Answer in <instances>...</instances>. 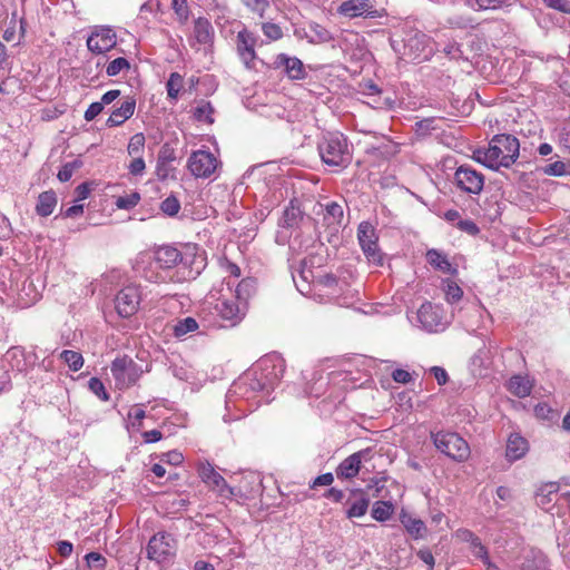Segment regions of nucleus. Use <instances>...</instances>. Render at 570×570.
<instances>
[{
	"instance_id": "19",
	"label": "nucleus",
	"mask_w": 570,
	"mask_h": 570,
	"mask_svg": "<svg viewBox=\"0 0 570 570\" xmlns=\"http://www.w3.org/2000/svg\"><path fill=\"white\" fill-rule=\"evenodd\" d=\"M256 38L247 29H243L237 33L236 48L237 53L246 68H254L256 59L255 51Z\"/></svg>"
},
{
	"instance_id": "61",
	"label": "nucleus",
	"mask_w": 570,
	"mask_h": 570,
	"mask_svg": "<svg viewBox=\"0 0 570 570\" xmlns=\"http://www.w3.org/2000/svg\"><path fill=\"white\" fill-rule=\"evenodd\" d=\"M443 51L445 52L446 56H449L452 59H461V58L466 59L463 56V51L461 49V46L459 43H456V42L446 45L443 48Z\"/></svg>"
},
{
	"instance_id": "35",
	"label": "nucleus",
	"mask_w": 570,
	"mask_h": 570,
	"mask_svg": "<svg viewBox=\"0 0 570 570\" xmlns=\"http://www.w3.org/2000/svg\"><path fill=\"white\" fill-rule=\"evenodd\" d=\"M394 512V507L389 501H376L372 508V518L379 522L389 520Z\"/></svg>"
},
{
	"instance_id": "34",
	"label": "nucleus",
	"mask_w": 570,
	"mask_h": 570,
	"mask_svg": "<svg viewBox=\"0 0 570 570\" xmlns=\"http://www.w3.org/2000/svg\"><path fill=\"white\" fill-rule=\"evenodd\" d=\"M302 219V210L298 206L291 202L289 205L284 209L281 219L282 227H294L297 226Z\"/></svg>"
},
{
	"instance_id": "5",
	"label": "nucleus",
	"mask_w": 570,
	"mask_h": 570,
	"mask_svg": "<svg viewBox=\"0 0 570 570\" xmlns=\"http://www.w3.org/2000/svg\"><path fill=\"white\" fill-rule=\"evenodd\" d=\"M435 448L454 461L463 462L470 456V448L466 441L455 432L439 431L431 433Z\"/></svg>"
},
{
	"instance_id": "58",
	"label": "nucleus",
	"mask_w": 570,
	"mask_h": 570,
	"mask_svg": "<svg viewBox=\"0 0 570 570\" xmlns=\"http://www.w3.org/2000/svg\"><path fill=\"white\" fill-rule=\"evenodd\" d=\"M213 489L217 490L219 497L224 499H232L236 495V489L229 487L225 479H223V483L216 484Z\"/></svg>"
},
{
	"instance_id": "41",
	"label": "nucleus",
	"mask_w": 570,
	"mask_h": 570,
	"mask_svg": "<svg viewBox=\"0 0 570 570\" xmlns=\"http://www.w3.org/2000/svg\"><path fill=\"white\" fill-rule=\"evenodd\" d=\"M214 112V108L208 101H202L194 110V117L198 121H205L207 124H213L214 119L212 118V114Z\"/></svg>"
},
{
	"instance_id": "24",
	"label": "nucleus",
	"mask_w": 570,
	"mask_h": 570,
	"mask_svg": "<svg viewBox=\"0 0 570 570\" xmlns=\"http://www.w3.org/2000/svg\"><path fill=\"white\" fill-rule=\"evenodd\" d=\"M547 564V557L541 550L530 548L523 551L520 564L522 570H544Z\"/></svg>"
},
{
	"instance_id": "51",
	"label": "nucleus",
	"mask_w": 570,
	"mask_h": 570,
	"mask_svg": "<svg viewBox=\"0 0 570 570\" xmlns=\"http://www.w3.org/2000/svg\"><path fill=\"white\" fill-rule=\"evenodd\" d=\"M88 567L95 570H105L107 559L99 552H89L86 556Z\"/></svg>"
},
{
	"instance_id": "38",
	"label": "nucleus",
	"mask_w": 570,
	"mask_h": 570,
	"mask_svg": "<svg viewBox=\"0 0 570 570\" xmlns=\"http://www.w3.org/2000/svg\"><path fill=\"white\" fill-rule=\"evenodd\" d=\"M255 291V283L252 278L242 279L235 291V298L237 301H244L246 307L248 306V298Z\"/></svg>"
},
{
	"instance_id": "21",
	"label": "nucleus",
	"mask_w": 570,
	"mask_h": 570,
	"mask_svg": "<svg viewBox=\"0 0 570 570\" xmlns=\"http://www.w3.org/2000/svg\"><path fill=\"white\" fill-rule=\"evenodd\" d=\"M340 12L350 17L355 18L364 16L368 18L381 17L380 12L373 8L370 0H347L340 6Z\"/></svg>"
},
{
	"instance_id": "10",
	"label": "nucleus",
	"mask_w": 570,
	"mask_h": 570,
	"mask_svg": "<svg viewBox=\"0 0 570 570\" xmlns=\"http://www.w3.org/2000/svg\"><path fill=\"white\" fill-rule=\"evenodd\" d=\"M147 558L163 562L176 552V540L168 532H158L153 535L146 548Z\"/></svg>"
},
{
	"instance_id": "44",
	"label": "nucleus",
	"mask_w": 570,
	"mask_h": 570,
	"mask_svg": "<svg viewBox=\"0 0 570 570\" xmlns=\"http://www.w3.org/2000/svg\"><path fill=\"white\" fill-rule=\"evenodd\" d=\"M145 147L144 134H135L127 146V151L130 156H140Z\"/></svg>"
},
{
	"instance_id": "53",
	"label": "nucleus",
	"mask_w": 570,
	"mask_h": 570,
	"mask_svg": "<svg viewBox=\"0 0 570 570\" xmlns=\"http://www.w3.org/2000/svg\"><path fill=\"white\" fill-rule=\"evenodd\" d=\"M134 159L128 165V170L132 176H141L145 171L146 164L141 156H132Z\"/></svg>"
},
{
	"instance_id": "30",
	"label": "nucleus",
	"mask_w": 570,
	"mask_h": 570,
	"mask_svg": "<svg viewBox=\"0 0 570 570\" xmlns=\"http://www.w3.org/2000/svg\"><path fill=\"white\" fill-rule=\"evenodd\" d=\"M508 390L517 397L522 399L530 395L532 384L525 376L514 375L508 382Z\"/></svg>"
},
{
	"instance_id": "48",
	"label": "nucleus",
	"mask_w": 570,
	"mask_h": 570,
	"mask_svg": "<svg viewBox=\"0 0 570 570\" xmlns=\"http://www.w3.org/2000/svg\"><path fill=\"white\" fill-rule=\"evenodd\" d=\"M80 166H81V161H79V160H73V161L65 164L61 167V169L58 171V175H57L58 179L62 183L68 181L72 177L73 171L76 169H78Z\"/></svg>"
},
{
	"instance_id": "31",
	"label": "nucleus",
	"mask_w": 570,
	"mask_h": 570,
	"mask_svg": "<svg viewBox=\"0 0 570 570\" xmlns=\"http://www.w3.org/2000/svg\"><path fill=\"white\" fill-rule=\"evenodd\" d=\"M198 474L199 478L212 488H214L218 483H223L224 478L208 462L199 464Z\"/></svg>"
},
{
	"instance_id": "8",
	"label": "nucleus",
	"mask_w": 570,
	"mask_h": 570,
	"mask_svg": "<svg viewBox=\"0 0 570 570\" xmlns=\"http://www.w3.org/2000/svg\"><path fill=\"white\" fill-rule=\"evenodd\" d=\"M357 239L360 246L368 261L375 266H382L384 263V254L381 252L377 244V236L375 228L368 222H362L357 228Z\"/></svg>"
},
{
	"instance_id": "12",
	"label": "nucleus",
	"mask_w": 570,
	"mask_h": 570,
	"mask_svg": "<svg viewBox=\"0 0 570 570\" xmlns=\"http://www.w3.org/2000/svg\"><path fill=\"white\" fill-rule=\"evenodd\" d=\"M218 166L217 158L207 150L194 151L188 159V169L195 177L208 178Z\"/></svg>"
},
{
	"instance_id": "17",
	"label": "nucleus",
	"mask_w": 570,
	"mask_h": 570,
	"mask_svg": "<svg viewBox=\"0 0 570 570\" xmlns=\"http://www.w3.org/2000/svg\"><path fill=\"white\" fill-rule=\"evenodd\" d=\"M264 392L255 373L250 370L245 372L237 381H235L229 391V395H237L244 399L255 397L257 393Z\"/></svg>"
},
{
	"instance_id": "62",
	"label": "nucleus",
	"mask_w": 570,
	"mask_h": 570,
	"mask_svg": "<svg viewBox=\"0 0 570 570\" xmlns=\"http://www.w3.org/2000/svg\"><path fill=\"white\" fill-rule=\"evenodd\" d=\"M534 414L537 417L542 420H550L553 411L547 403H539L534 407Z\"/></svg>"
},
{
	"instance_id": "15",
	"label": "nucleus",
	"mask_w": 570,
	"mask_h": 570,
	"mask_svg": "<svg viewBox=\"0 0 570 570\" xmlns=\"http://www.w3.org/2000/svg\"><path fill=\"white\" fill-rule=\"evenodd\" d=\"M218 315L235 326L244 318L247 308L244 301H237L235 297L218 299L215 306Z\"/></svg>"
},
{
	"instance_id": "37",
	"label": "nucleus",
	"mask_w": 570,
	"mask_h": 570,
	"mask_svg": "<svg viewBox=\"0 0 570 570\" xmlns=\"http://www.w3.org/2000/svg\"><path fill=\"white\" fill-rule=\"evenodd\" d=\"M443 292L445 295V299L450 304L458 303L463 297L462 288L451 279H446L443 282Z\"/></svg>"
},
{
	"instance_id": "29",
	"label": "nucleus",
	"mask_w": 570,
	"mask_h": 570,
	"mask_svg": "<svg viewBox=\"0 0 570 570\" xmlns=\"http://www.w3.org/2000/svg\"><path fill=\"white\" fill-rule=\"evenodd\" d=\"M57 205V196L53 190H47L38 196L36 213L39 216L47 217L52 214Z\"/></svg>"
},
{
	"instance_id": "56",
	"label": "nucleus",
	"mask_w": 570,
	"mask_h": 570,
	"mask_svg": "<svg viewBox=\"0 0 570 570\" xmlns=\"http://www.w3.org/2000/svg\"><path fill=\"white\" fill-rule=\"evenodd\" d=\"M175 159L176 155L174 148L170 145L165 144L159 150L158 161L169 165Z\"/></svg>"
},
{
	"instance_id": "14",
	"label": "nucleus",
	"mask_w": 570,
	"mask_h": 570,
	"mask_svg": "<svg viewBox=\"0 0 570 570\" xmlns=\"http://www.w3.org/2000/svg\"><path fill=\"white\" fill-rule=\"evenodd\" d=\"M6 360L12 370L20 373H28L38 361L35 350L27 351L22 346H12L6 353Z\"/></svg>"
},
{
	"instance_id": "20",
	"label": "nucleus",
	"mask_w": 570,
	"mask_h": 570,
	"mask_svg": "<svg viewBox=\"0 0 570 570\" xmlns=\"http://www.w3.org/2000/svg\"><path fill=\"white\" fill-rule=\"evenodd\" d=\"M274 65L275 68L283 69L285 75L292 80H303L307 76L303 61L297 57L279 53L276 56Z\"/></svg>"
},
{
	"instance_id": "27",
	"label": "nucleus",
	"mask_w": 570,
	"mask_h": 570,
	"mask_svg": "<svg viewBox=\"0 0 570 570\" xmlns=\"http://www.w3.org/2000/svg\"><path fill=\"white\" fill-rule=\"evenodd\" d=\"M401 523L407 531V533L415 540L424 538L426 533L425 523L417 518L412 517L409 513H401L400 515Z\"/></svg>"
},
{
	"instance_id": "52",
	"label": "nucleus",
	"mask_w": 570,
	"mask_h": 570,
	"mask_svg": "<svg viewBox=\"0 0 570 570\" xmlns=\"http://www.w3.org/2000/svg\"><path fill=\"white\" fill-rule=\"evenodd\" d=\"M436 118H425L415 124L416 132L419 135H429L432 131L436 130L438 127L435 126Z\"/></svg>"
},
{
	"instance_id": "25",
	"label": "nucleus",
	"mask_w": 570,
	"mask_h": 570,
	"mask_svg": "<svg viewBox=\"0 0 570 570\" xmlns=\"http://www.w3.org/2000/svg\"><path fill=\"white\" fill-rule=\"evenodd\" d=\"M528 450V441L520 434L514 433L508 439L505 456L510 462H513L524 456Z\"/></svg>"
},
{
	"instance_id": "57",
	"label": "nucleus",
	"mask_w": 570,
	"mask_h": 570,
	"mask_svg": "<svg viewBox=\"0 0 570 570\" xmlns=\"http://www.w3.org/2000/svg\"><path fill=\"white\" fill-rule=\"evenodd\" d=\"M316 283H317V285L323 286L324 288L335 289L338 282L334 275L325 274V275L318 276V278L316 279ZM331 293L334 294L335 291H332Z\"/></svg>"
},
{
	"instance_id": "60",
	"label": "nucleus",
	"mask_w": 570,
	"mask_h": 570,
	"mask_svg": "<svg viewBox=\"0 0 570 570\" xmlns=\"http://www.w3.org/2000/svg\"><path fill=\"white\" fill-rule=\"evenodd\" d=\"M543 2L554 10L563 13H570V1L568 0H543Z\"/></svg>"
},
{
	"instance_id": "33",
	"label": "nucleus",
	"mask_w": 570,
	"mask_h": 570,
	"mask_svg": "<svg viewBox=\"0 0 570 570\" xmlns=\"http://www.w3.org/2000/svg\"><path fill=\"white\" fill-rule=\"evenodd\" d=\"M197 330L198 323L190 316L178 320L173 326L174 336L177 338H183L187 334L196 332Z\"/></svg>"
},
{
	"instance_id": "7",
	"label": "nucleus",
	"mask_w": 570,
	"mask_h": 570,
	"mask_svg": "<svg viewBox=\"0 0 570 570\" xmlns=\"http://www.w3.org/2000/svg\"><path fill=\"white\" fill-rule=\"evenodd\" d=\"M181 258L178 261L177 279L190 281L200 275L206 266L204 253H199L196 246H186L180 252Z\"/></svg>"
},
{
	"instance_id": "39",
	"label": "nucleus",
	"mask_w": 570,
	"mask_h": 570,
	"mask_svg": "<svg viewBox=\"0 0 570 570\" xmlns=\"http://www.w3.org/2000/svg\"><path fill=\"white\" fill-rule=\"evenodd\" d=\"M60 357L63 360V362L68 365V367L77 372L79 371L83 365V357L80 353L71 350H63L60 353Z\"/></svg>"
},
{
	"instance_id": "63",
	"label": "nucleus",
	"mask_w": 570,
	"mask_h": 570,
	"mask_svg": "<svg viewBox=\"0 0 570 570\" xmlns=\"http://www.w3.org/2000/svg\"><path fill=\"white\" fill-rule=\"evenodd\" d=\"M104 109V106L100 101L92 102L89 105L87 110L85 111V119L87 121L94 120Z\"/></svg>"
},
{
	"instance_id": "2",
	"label": "nucleus",
	"mask_w": 570,
	"mask_h": 570,
	"mask_svg": "<svg viewBox=\"0 0 570 570\" xmlns=\"http://www.w3.org/2000/svg\"><path fill=\"white\" fill-rule=\"evenodd\" d=\"M180 250L173 246H161L151 255L142 256L144 266L139 268L144 278L153 283H168L174 281L170 274L171 268L178 266Z\"/></svg>"
},
{
	"instance_id": "16",
	"label": "nucleus",
	"mask_w": 570,
	"mask_h": 570,
	"mask_svg": "<svg viewBox=\"0 0 570 570\" xmlns=\"http://www.w3.org/2000/svg\"><path fill=\"white\" fill-rule=\"evenodd\" d=\"M373 458V449L366 448L357 451L346 459H344L336 469L338 479H353L360 472L363 461H368Z\"/></svg>"
},
{
	"instance_id": "23",
	"label": "nucleus",
	"mask_w": 570,
	"mask_h": 570,
	"mask_svg": "<svg viewBox=\"0 0 570 570\" xmlns=\"http://www.w3.org/2000/svg\"><path fill=\"white\" fill-rule=\"evenodd\" d=\"M136 108V100L132 97H127L120 105V107L112 110L111 115L107 119L108 127H117L122 125L127 119H129Z\"/></svg>"
},
{
	"instance_id": "3",
	"label": "nucleus",
	"mask_w": 570,
	"mask_h": 570,
	"mask_svg": "<svg viewBox=\"0 0 570 570\" xmlns=\"http://www.w3.org/2000/svg\"><path fill=\"white\" fill-rule=\"evenodd\" d=\"M317 150L324 164L331 167L346 168L352 163L347 137L341 132H326L317 144Z\"/></svg>"
},
{
	"instance_id": "1",
	"label": "nucleus",
	"mask_w": 570,
	"mask_h": 570,
	"mask_svg": "<svg viewBox=\"0 0 570 570\" xmlns=\"http://www.w3.org/2000/svg\"><path fill=\"white\" fill-rule=\"evenodd\" d=\"M519 140L509 134H499L493 136L487 149H476L473 151V159L497 170L499 167H510L519 157Z\"/></svg>"
},
{
	"instance_id": "36",
	"label": "nucleus",
	"mask_w": 570,
	"mask_h": 570,
	"mask_svg": "<svg viewBox=\"0 0 570 570\" xmlns=\"http://www.w3.org/2000/svg\"><path fill=\"white\" fill-rule=\"evenodd\" d=\"M426 259L430 265H432L436 269H440L444 273L450 272V269H451V264L448 261L446 256L436 249L428 250Z\"/></svg>"
},
{
	"instance_id": "49",
	"label": "nucleus",
	"mask_w": 570,
	"mask_h": 570,
	"mask_svg": "<svg viewBox=\"0 0 570 570\" xmlns=\"http://www.w3.org/2000/svg\"><path fill=\"white\" fill-rule=\"evenodd\" d=\"M130 65L126 58L119 57L112 60L106 69L108 76L114 77L117 76L121 70L129 69Z\"/></svg>"
},
{
	"instance_id": "55",
	"label": "nucleus",
	"mask_w": 570,
	"mask_h": 570,
	"mask_svg": "<svg viewBox=\"0 0 570 570\" xmlns=\"http://www.w3.org/2000/svg\"><path fill=\"white\" fill-rule=\"evenodd\" d=\"M544 174L549 176H562L567 173L566 164L563 161H554L549 164L543 169Z\"/></svg>"
},
{
	"instance_id": "32",
	"label": "nucleus",
	"mask_w": 570,
	"mask_h": 570,
	"mask_svg": "<svg viewBox=\"0 0 570 570\" xmlns=\"http://www.w3.org/2000/svg\"><path fill=\"white\" fill-rule=\"evenodd\" d=\"M344 217L343 206L336 202L325 205L324 220L328 226H340Z\"/></svg>"
},
{
	"instance_id": "11",
	"label": "nucleus",
	"mask_w": 570,
	"mask_h": 570,
	"mask_svg": "<svg viewBox=\"0 0 570 570\" xmlns=\"http://www.w3.org/2000/svg\"><path fill=\"white\" fill-rule=\"evenodd\" d=\"M141 299L140 289L137 285H128L121 288L115 298V307L121 317H130L139 308Z\"/></svg>"
},
{
	"instance_id": "28",
	"label": "nucleus",
	"mask_w": 570,
	"mask_h": 570,
	"mask_svg": "<svg viewBox=\"0 0 570 570\" xmlns=\"http://www.w3.org/2000/svg\"><path fill=\"white\" fill-rule=\"evenodd\" d=\"M214 28L206 18H198L194 22V36L198 43L208 45L214 40Z\"/></svg>"
},
{
	"instance_id": "54",
	"label": "nucleus",
	"mask_w": 570,
	"mask_h": 570,
	"mask_svg": "<svg viewBox=\"0 0 570 570\" xmlns=\"http://www.w3.org/2000/svg\"><path fill=\"white\" fill-rule=\"evenodd\" d=\"M456 227L461 232H464V233H466V234H469L471 236H475L480 232V228L478 227V225L472 219H460L456 223Z\"/></svg>"
},
{
	"instance_id": "40",
	"label": "nucleus",
	"mask_w": 570,
	"mask_h": 570,
	"mask_svg": "<svg viewBox=\"0 0 570 570\" xmlns=\"http://www.w3.org/2000/svg\"><path fill=\"white\" fill-rule=\"evenodd\" d=\"M183 83L184 78L181 75H179L178 72L170 73L166 83L167 95L170 99L176 100L178 98V95L183 88Z\"/></svg>"
},
{
	"instance_id": "18",
	"label": "nucleus",
	"mask_w": 570,
	"mask_h": 570,
	"mask_svg": "<svg viewBox=\"0 0 570 570\" xmlns=\"http://www.w3.org/2000/svg\"><path fill=\"white\" fill-rule=\"evenodd\" d=\"M116 33L108 27H102L92 31L87 39L88 49L97 55L109 51L116 46Z\"/></svg>"
},
{
	"instance_id": "22",
	"label": "nucleus",
	"mask_w": 570,
	"mask_h": 570,
	"mask_svg": "<svg viewBox=\"0 0 570 570\" xmlns=\"http://www.w3.org/2000/svg\"><path fill=\"white\" fill-rule=\"evenodd\" d=\"M295 35L299 38H306L309 43H325L333 39L332 33L317 22H309L306 28L296 30Z\"/></svg>"
},
{
	"instance_id": "47",
	"label": "nucleus",
	"mask_w": 570,
	"mask_h": 570,
	"mask_svg": "<svg viewBox=\"0 0 570 570\" xmlns=\"http://www.w3.org/2000/svg\"><path fill=\"white\" fill-rule=\"evenodd\" d=\"M242 2L246 8L258 14L261 18L264 17L265 11L269 7V0H242Z\"/></svg>"
},
{
	"instance_id": "45",
	"label": "nucleus",
	"mask_w": 570,
	"mask_h": 570,
	"mask_svg": "<svg viewBox=\"0 0 570 570\" xmlns=\"http://www.w3.org/2000/svg\"><path fill=\"white\" fill-rule=\"evenodd\" d=\"M89 390L101 401H109L110 396L105 389L104 383L98 377H91L88 382Z\"/></svg>"
},
{
	"instance_id": "13",
	"label": "nucleus",
	"mask_w": 570,
	"mask_h": 570,
	"mask_svg": "<svg viewBox=\"0 0 570 570\" xmlns=\"http://www.w3.org/2000/svg\"><path fill=\"white\" fill-rule=\"evenodd\" d=\"M417 318L422 326L429 332H439L444 330L446 321L443 308L426 302L417 311Z\"/></svg>"
},
{
	"instance_id": "43",
	"label": "nucleus",
	"mask_w": 570,
	"mask_h": 570,
	"mask_svg": "<svg viewBox=\"0 0 570 570\" xmlns=\"http://www.w3.org/2000/svg\"><path fill=\"white\" fill-rule=\"evenodd\" d=\"M160 210L169 217H175L180 210L179 199L174 195H169L161 202Z\"/></svg>"
},
{
	"instance_id": "50",
	"label": "nucleus",
	"mask_w": 570,
	"mask_h": 570,
	"mask_svg": "<svg viewBox=\"0 0 570 570\" xmlns=\"http://www.w3.org/2000/svg\"><path fill=\"white\" fill-rule=\"evenodd\" d=\"M139 200L140 195L138 193H132L130 195L118 197L116 206L120 209H131L139 203Z\"/></svg>"
},
{
	"instance_id": "6",
	"label": "nucleus",
	"mask_w": 570,
	"mask_h": 570,
	"mask_svg": "<svg viewBox=\"0 0 570 570\" xmlns=\"http://www.w3.org/2000/svg\"><path fill=\"white\" fill-rule=\"evenodd\" d=\"M110 372L119 390L132 386L142 374L141 367L127 355L116 357L110 365Z\"/></svg>"
},
{
	"instance_id": "46",
	"label": "nucleus",
	"mask_w": 570,
	"mask_h": 570,
	"mask_svg": "<svg viewBox=\"0 0 570 570\" xmlns=\"http://www.w3.org/2000/svg\"><path fill=\"white\" fill-rule=\"evenodd\" d=\"M262 31L264 36L271 40L276 41L283 38V31L282 28L273 22H265L262 24Z\"/></svg>"
},
{
	"instance_id": "4",
	"label": "nucleus",
	"mask_w": 570,
	"mask_h": 570,
	"mask_svg": "<svg viewBox=\"0 0 570 570\" xmlns=\"http://www.w3.org/2000/svg\"><path fill=\"white\" fill-rule=\"evenodd\" d=\"M262 389L267 394L275 389L285 372L284 360L278 355H266L262 357L253 368Z\"/></svg>"
},
{
	"instance_id": "64",
	"label": "nucleus",
	"mask_w": 570,
	"mask_h": 570,
	"mask_svg": "<svg viewBox=\"0 0 570 570\" xmlns=\"http://www.w3.org/2000/svg\"><path fill=\"white\" fill-rule=\"evenodd\" d=\"M392 379L396 383L407 384L410 383L413 377L410 372L403 370V368H396L392 372Z\"/></svg>"
},
{
	"instance_id": "9",
	"label": "nucleus",
	"mask_w": 570,
	"mask_h": 570,
	"mask_svg": "<svg viewBox=\"0 0 570 570\" xmlns=\"http://www.w3.org/2000/svg\"><path fill=\"white\" fill-rule=\"evenodd\" d=\"M454 185L463 193L479 195L484 186V176L469 165H461L454 173Z\"/></svg>"
},
{
	"instance_id": "42",
	"label": "nucleus",
	"mask_w": 570,
	"mask_h": 570,
	"mask_svg": "<svg viewBox=\"0 0 570 570\" xmlns=\"http://www.w3.org/2000/svg\"><path fill=\"white\" fill-rule=\"evenodd\" d=\"M468 534L470 538L471 552L473 557L484 562L487 559H489L488 549L482 544L481 540L478 537H475L472 532H469Z\"/></svg>"
},
{
	"instance_id": "26",
	"label": "nucleus",
	"mask_w": 570,
	"mask_h": 570,
	"mask_svg": "<svg viewBox=\"0 0 570 570\" xmlns=\"http://www.w3.org/2000/svg\"><path fill=\"white\" fill-rule=\"evenodd\" d=\"M352 495H360V498L353 502L351 500H347V504L350 507L346 509V517L348 519L353 518H361L366 514L368 505H370V499L365 495V493L362 490H353Z\"/></svg>"
},
{
	"instance_id": "59",
	"label": "nucleus",
	"mask_w": 570,
	"mask_h": 570,
	"mask_svg": "<svg viewBox=\"0 0 570 570\" xmlns=\"http://www.w3.org/2000/svg\"><path fill=\"white\" fill-rule=\"evenodd\" d=\"M171 6L180 19L186 20L188 18L189 10L186 0H171Z\"/></svg>"
}]
</instances>
